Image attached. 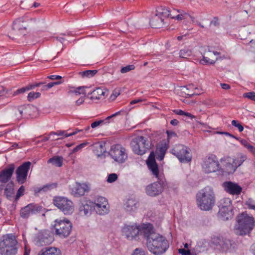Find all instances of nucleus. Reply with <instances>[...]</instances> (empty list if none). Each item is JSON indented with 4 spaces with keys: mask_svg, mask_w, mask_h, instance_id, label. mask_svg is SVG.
<instances>
[{
    "mask_svg": "<svg viewBox=\"0 0 255 255\" xmlns=\"http://www.w3.org/2000/svg\"><path fill=\"white\" fill-rule=\"evenodd\" d=\"M36 22L35 18L23 16L13 21L12 28L9 32L8 36L12 39H16L25 35L27 27L34 25Z\"/></svg>",
    "mask_w": 255,
    "mask_h": 255,
    "instance_id": "nucleus-1",
    "label": "nucleus"
},
{
    "mask_svg": "<svg viewBox=\"0 0 255 255\" xmlns=\"http://www.w3.org/2000/svg\"><path fill=\"white\" fill-rule=\"evenodd\" d=\"M196 201L201 210H211L215 203V195L213 189L207 186L201 190L196 195Z\"/></svg>",
    "mask_w": 255,
    "mask_h": 255,
    "instance_id": "nucleus-2",
    "label": "nucleus"
},
{
    "mask_svg": "<svg viewBox=\"0 0 255 255\" xmlns=\"http://www.w3.org/2000/svg\"><path fill=\"white\" fill-rule=\"evenodd\" d=\"M237 222L235 232L239 236L249 235L255 226L254 218L244 212L237 216Z\"/></svg>",
    "mask_w": 255,
    "mask_h": 255,
    "instance_id": "nucleus-3",
    "label": "nucleus"
},
{
    "mask_svg": "<svg viewBox=\"0 0 255 255\" xmlns=\"http://www.w3.org/2000/svg\"><path fill=\"white\" fill-rule=\"evenodd\" d=\"M147 247L150 252L158 255L164 253L168 248L169 245L164 237L156 233L151 235L147 241Z\"/></svg>",
    "mask_w": 255,
    "mask_h": 255,
    "instance_id": "nucleus-4",
    "label": "nucleus"
},
{
    "mask_svg": "<svg viewBox=\"0 0 255 255\" xmlns=\"http://www.w3.org/2000/svg\"><path fill=\"white\" fill-rule=\"evenodd\" d=\"M17 242L12 234H6L0 238V254L15 255L17 252Z\"/></svg>",
    "mask_w": 255,
    "mask_h": 255,
    "instance_id": "nucleus-5",
    "label": "nucleus"
},
{
    "mask_svg": "<svg viewBox=\"0 0 255 255\" xmlns=\"http://www.w3.org/2000/svg\"><path fill=\"white\" fill-rule=\"evenodd\" d=\"M130 145L134 153L142 155L152 147L154 143L144 136H138L132 139Z\"/></svg>",
    "mask_w": 255,
    "mask_h": 255,
    "instance_id": "nucleus-6",
    "label": "nucleus"
},
{
    "mask_svg": "<svg viewBox=\"0 0 255 255\" xmlns=\"http://www.w3.org/2000/svg\"><path fill=\"white\" fill-rule=\"evenodd\" d=\"M53 203L65 215H71L74 212V203L67 197H55L53 200Z\"/></svg>",
    "mask_w": 255,
    "mask_h": 255,
    "instance_id": "nucleus-7",
    "label": "nucleus"
},
{
    "mask_svg": "<svg viewBox=\"0 0 255 255\" xmlns=\"http://www.w3.org/2000/svg\"><path fill=\"white\" fill-rule=\"evenodd\" d=\"M72 228L71 222L66 219L56 220L54 225L55 234L60 238H66L70 234Z\"/></svg>",
    "mask_w": 255,
    "mask_h": 255,
    "instance_id": "nucleus-8",
    "label": "nucleus"
},
{
    "mask_svg": "<svg viewBox=\"0 0 255 255\" xmlns=\"http://www.w3.org/2000/svg\"><path fill=\"white\" fill-rule=\"evenodd\" d=\"M190 150L182 144L176 145L171 150V153L176 156L181 162H189L192 159Z\"/></svg>",
    "mask_w": 255,
    "mask_h": 255,
    "instance_id": "nucleus-9",
    "label": "nucleus"
},
{
    "mask_svg": "<svg viewBox=\"0 0 255 255\" xmlns=\"http://www.w3.org/2000/svg\"><path fill=\"white\" fill-rule=\"evenodd\" d=\"M109 154L112 158L119 163H123L128 158L126 149L121 144L114 145L111 147Z\"/></svg>",
    "mask_w": 255,
    "mask_h": 255,
    "instance_id": "nucleus-10",
    "label": "nucleus"
},
{
    "mask_svg": "<svg viewBox=\"0 0 255 255\" xmlns=\"http://www.w3.org/2000/svg\"><path fill=\"white\" fill-rule=\"evenodd\" d=\"M31 163L26 161L17 167L15 171L16 181L20 184L24 183L27 179L28 172Z\"/></svg>",
    "mask_w": 255,
    "mask_h": 255,
    "instance_id": "nucleus-11",
    "label": "nucleus"
},
{
    "mask_svg": "<svg viewBox=\"0 0 255 255\" xmlns=\"http://www.w3.org/2000/svg\"><path fill=\"white\" fill-rule=\"evenodd\" d=\"M94 209L97 214L100 215H104L109 212V205L107 199L103 197H97L95 202Z\"/></svg>",
    "mask_w": 255,
    "mask_h": 255,
    "instance_id": "nucleus-12",
    "label": "nucleus"
},
{
    "mask_svg": "<svg viewBox=\"0 0 255 255\" xmlns=\"http://www.w3.org/2000/svg\"><path fill=\"white\" fill-rule=\"evenodd\" d=\"M165 185V183L162 180L154 182L146 187V193L150 196L154 197L157 196L163 192Z\"/></svg>",
    "mask_w": 255,
    "mask_h": 255,
    "instance_id": "nucleus-13",
    "label": "nucleus"
},
{
    "mask_svg": "<svg viewBox=\"0 0 255 255\" xmlns=\"http://www.w3.org/2000/svg\"><path fill=\"white\" fill-rule=\"evenodd\" d=\"M202 167L204 172L207 173L214 172L220 170L221 168L215 156H210L206 158L204 161Z\"/></svg>",
    "mask_w": 255,
    "mask_h": 255,
    "instance_id": "nucleus-14",
    "label": "nucleus"
},
{
    "mask_svg": "<svg viewBox=\"0 0 255 255\" xmlns=\"http://www.w3.org/2000/svg\"><path fill=\"white\" fill-rule=\"evenodd\" d=\"M146 164L152 175L159 179V168L155 161V153L153 151L150 152L146 160Z\"/></svg>",
    "mask_w": 255,
    "mask_h": 255,
    "instance_id": "nucleus-15",
    "label": "nucleus"
},
{
    "mask_svg": "<svg viewBox=\"0 0 255 255\" xmlns=\"http://www.w3.org/2000/svg\"><path fill=\"white\" fill-rule=\"evenodd\" d=\"M90 190L89 184L85 183L76 182L75 186L72 189L71 193L74 197H78L85 195Z\"/></svg>",
    "mask_w": 255,
    "mask_h": 255,
    "instance_id": "nucleus-16",
    "label": "nucleus"
},
{
    "mask_svg": "<svg viewBox=\"0 0 255 255\" xmlns=\"http://www.w3.org/2000/svg\"><path fill=\"white\" fill-rule=\"evenodd\" d=\"M41 207L37 204L31 203L21 208L20 210V216L24 219L28 218L31 214L41 211Z\"/></svg>",
    "mask_w": 255,
    "mask_h": 255,
    "instance_id": "nucleus-17",
    "label": "nucleus"
},
{
    "mask_svg": "<svg viewBox=\"0 0 255 255\" xmlns=\"http://www.w3.org/2000/svg\"><path fill=\"white\" fill-rule=\"evenodd\" d=\"M15 168L13 163L8 164L4 169L0 172V180L2 183L6 184L11 178Z\"/></svg>",
    "mask_w": 255,
    "mask_h": 255,
    "instance_id": "nucleus-18",
    "label": "nucleus"
},
{
    "mask_svg": "<svg viewBox=\"0 0 255 255\" xmlns=\"http://www.w3.org/2000/svg\"><path fill=\"white\" fill-rule=\"evenodd\" d=\"M223 186L225 190L232 195H239L242 191V188L240 185L231 181L225 182Z\"/></svg>",
    "mask_w": 255,
    "mask_h": 255,
    "instance_id": "nucleus-19",
    "label": "nucleus"
},
{
    "mask_svg": "<svg viewBox=\"0 0 255 255\" xmlns=\"http://www.w3.org/2000/svg\"><path fill=\"white\" fill-rule=\"evenodd\" d=\"M139 232L140 230L138 227L136 226H127L123 229L124 235L129 240H132L135 238Z\"/></svg>",
    "mask_w": 255,
    "mask_h": 255,
    "instance_id": "nucleus-20",
    "label": "nucleus"
},
{
    "mask_svg": "<svg viewBox=\"0 0 255 255\" xmlns=\"http://www.w3.org/2000/svg\"><path fill=\"white\" fill-rule=\"evenodd\" d=\"M221 163L223 166V168L221 167L220 169L224 172L228 174H232L236 170L233 161L232 162L231 157H226L225 159H222L221 160Z\"/></svg>",
    "mask_w": 255,
    "mask_h": 255,
    "instance_id": "nucleus-21",
    "label": "nucleus"
},
{
    "mask_svg": "<svg viewBox=\"0 0 255 255\" xmlns=\"http://www.w3.org/2000/svg\"><path fill=\"white\" fill-rule=\"evenodd\" d=\"M53 241V237L49 231L43 232L39 236L37 245L40 246H46L50 244Z\"/></svg>",
    "mask_w": 255,
    "mask_h": 255,
    "instance_id": "nucleus-22",
    "label": "nucleus"
},
{
    "mask_svg": "<svg viewBox=\"0 0 255 255\" xmlns=\"http://www.w3.org/2000/svg\"><path fill=\"white\" fill-rule=\"evenodd\" d=\"M168 145L166 142L161 143L156 146L155 151L156 157L157 160L161 161L163 159Z\"/></svg>",
    "mask_w": 255,
    "mask_h": 255,
    "instance_id": "nucleus-23",
    "label": "nucleus"
},
{
    "mask_svg": "<svg viewBox=\"0 0 255 255\" xmlns=\"http://www.w3.org/2000/svg\"><path fill=\"white\" fill-rule=\"evenodd\" d=\"M94 205L93 202L91 201L83 203L79 207V212L84 215H90L94 208Z\"/></svg>",
    "mask_w": 255,
    "mask_h": 255,
    "instance_id": "nucleus-24",
    "label": "nucleus"
},
{
    "mask_svg": "<svg viewBox=\"0 0 255 255\" xmlns=\"http://www.w3.org/2000/svg\"><path fill=\"white\" fill-rule=\"evenodd\" d=\"M140 232L147 241L149 240L151 235L156 233L153 231V226L150 224L144 225Z\"/></svg>",
    "mask_w": 255,
    "mask_h": 255,
    "instance_id": "nucleus-25",
    "label": "nucleus"
},
{
    "mask_svg": "<svg viewBox=\"0 0 255 255\" xmlns=\"http://www.w3.org/2000/svg\"><path fill=\"white\" fill-rule=\"evenodd\" d=\"M232 209H219L218 216L221 220L226 221L231 218L233 215Z\"/></svg>",
    "mask_w": 255,
    "mask_h": 255,
    "instance_id": "nucleus-26",
    "label": "nucleus"
},
{
    "mask_svg": "<svg viewBox=\"0 0 255 255\" xmlns=\"http://www.w3.org/2000/svg\"><path fill=\"white\" fill-rule=\"evenodd\" d=\"M220 247L224 252L232 251L236 248V244L233 241L224 238L223 242Z\"/></svg>",
    "mask_w": 255,
    "mask_h": 255,
    "instance_id": "nucleus-27",
    "label": "nucleus"
},
{
    "mask_svg": "<svg viewBox=\"0 0 255 255\" xmlns=\"http://www.w3.org/2000/svg\"><path fill=\"white\" fill-rule=\"evenodd\" d=\"M138 203L137 201L133 199H129L125 204V210L129 212L135 211L138 207Z\"/></svg>",
    "mask_w": 255,
    "mask_h": 255,
    "instance_id": "nucleus-28",
    "label": "nucleus"
},
{
    "mask_svg": "<svg viewBox=\"0 0 255 255\" xmlns=\"http://www.w3.org/2000/svg\"><path fill=\"white\" fill-rule=\"evenodd\" d=\"M150 24L153 28H160L164 25V19L155 14L150 20Z\"/></svg>",
    "mask_w": 255,
    "mask_h": 255,
    "instance_id": "nucleus-29",
    "label": "nucleus"
},
{
    "mask_svg": "<svg viewBox=\"0 0 255 255\" xmlns=\"http://www.w3.org/2000/svg\"><path fill=\"white\" fill-rule=\"evenodd\" d=\"M156 14L160 17H171L172 14L169 9L164 6H160L156 8Z\"/></svg>",
    "mask_w": 255,
    "mask_h": 255,
    "instance_id": "nucleus-30",
    "label": "nucleus"
},
{
    "mask_svg": "<svg viewBox=\"0 0 255 255\" xmlns=\"http://www.w3.org/2000/svg\"><path fill=\"white\" fill-rule=\"evenodd\" d=\"M105 92L101 88H97L92 91L89 92L88 94V96L91 95L90 98L91 100H99L101 99L102 96H104Z\"/></svg>",
    "mask_w": 255,
    "mask_h": 255,
    "instance_id": "nucleus-31",
    "label": "nucleus"
},
{
    "mask_svg": "<svg viewBox=\"0 0 255 255\" xmlns=\"http://www.w3.org/2000/svg\"><path fill=\"white\" fill-rule=\"evenodd\" d=\"M59 250L55 248L47 247L43 249L38 255H60Z\"/></svg>",
    "mask_w": 255,
    "mask_h": 255,
    "instance_id": "nucleus-32",
    "label": "nucleus"
},
{
    "mask_svg": "<svg viewBox=\"0 0 255 255\" xmlns=\"http://www.w3.org/2000/svg\"><path fill=\"white\" fill-rule=\"evenodd\" d=\"M219 209H232V200L229 198H224L219 202Z\"/></svg>",
    "mask_w": 255,
    "mask_h": 255,
    "instance_id": "nucleus-33",
    "label": "nucleus"
},
{
    "mask_svg": "<svg viewBox=\"0 0 255 255\" xmlns=\"http://www.w3.org/2000/svg\"><path fill=\"white\" fill-rule=\"evenodd\" d=\"M14 194V183L12 181H10L6 185L5 188L4 189V194L7 198L9 199L12 197Z\"/></svg>",
    "mask_w": 255,
    "mask_h": 255,
    "instance_id": "nucleus-34",
    "label": "nucleus"
},
{
    "mask_svg": "<svg viewBox=\"0 0 255 255\" xmlns=\"http://www.w3.org/2000/svg\"><path fill=\"white\" fill-rule=\"evenodd\" d=\"M247 158V157L246 155L243 153L239 154L238 156L233 160L236 168L237 169L238 167L240 166Z\"/></svg>",
    "mask_w": 255,
    "mask_h": 255,
    "instance_id": "nucleus-35",
    "label": "nucleus"
},
{
    "mask_svg": "<svg viewBox=\"0 0 255 255\" xmlns=\"http://www.w3.org/2000/svg\"><path fill=\"white\" fill-rule=\"evenodd\" d=\"M48 163H52L56 166L61 167L63 164V157L59 156H53L47 161Z\"/></svg>",
    "mask_w": 255,
    "mask_h": 255,
    "instance_id": "nucleus-36",
    "label": "nucleus"
},
{
    "mask_svg": "<svg viewBox=\"0 0 255 255\" xmlns=\"http://www.w3.org/2000/svg\"><path fill=\"white\" fill-rule=\"evenodd\" d=\"M174 11H176L175 9H174ZM176 11L179 13V14L176 15H172L171 18L176 19L178 20H181L183 19H185L187 18V16H190V14L188 13L185 12L182 10L177 9Z\"/></svg>",
    "mask_w": 255,
    "mask_h": 255,
    "instance_id": "nucleus-37",
    "label": "nucleus"
},
{
    "mask_svg": "<svg viewBox=\"0 0 255 255\" xmlns=\"http://www.w3.org/2000/svg\"><path fill=\"white\" fill-rule=\"evenodd\" d=\"M31 107L35 108L33 105H23L19 107L16 111H15V115L17 117V119H20L22 117V115L24 110L27 108L30 109Z\"/></svg>",
    "mask_w": 255,
    "mask_h": 255,
    "instance_id": "nucleus-38",
    "label": "nucleus"
},
{
    "mask_svg": "<svg viewBox=\"0 0 255 255\" xmlns=\"http://www.w3.org/2000/svg\"><path fill=\"white\" fill-rule=\"evenodd\" d=\"M57 186L56 183H48L44 185L42 188H38L36 192H47L56 188Z\"/></svg>",
    "mask_w": 255,
    "mask_h": 255,
    "instance_id": "nucleus-39",
    "label": "nucleus"
},
{
    "mask_svg": "<svg viewBox=\"0 0 255 255\" xmlns=\"http://www.w3.org/2000/svg\"><path fill=\"white\" fill-rule=\"evenodd\" d=\"M88 88L87 87H84V86L78 87L75 90H70L69 91V93H74L76 96L80 95V94H83L84 95V97H85L86 95V91L85 90V89H88Z\"/></svg>",
    "mask_w": 255,
    "mask_h": 255,
    "instance_id": "nucleus-40",
    "label": "nucleus"
},
{
    "mask_svg": "<svg viewBox=\"0 0 255 255\" xmlns=\"http://www.w3.org/2000/svg\"><path fill=\"white\" fill-rule=\"evenodd\" d=\"M192 55L191 51L188 48L181 49L179 52V56L181 58H187Z\"/></svg>",
    "mask_w": 255,
    "mask_h": 255,
    "instance_id": "nucleus-41",
    "label": "nucleus"
},
{
    "mask_svg": "<svg viewBox=\"0 0 255 255\" xmlns=\"http://www.w3.org/2000/svg\"><path fill=\"white\" fill-rule=\"evenodd\" d=\"M98 71L96 70H86L81 72H80L79 74L81 75L82 77H92L95 75Z\"/></svg>",
    "mask_w": 255,
    "mask_h": 255,
    "instance_id": "nucleus-42",
    "label": "nucleus"
},
{
    "mask_svg": "<svg viewBox=\"0 0 255 255\" xmlns=\"http://www.w3.org/2000/svg\"><path fill=\"white\" fill-rule=\"evenodd\" d=\"M224 238L220 236H215L212 238V242L216 246H219L221 247L222 242H223Z\"/></svg>",
    "mask_w": 255,
    "mask_h": 255,
    "instance_id": "nucleus-43",
    "label": "nucleus"
},
{
    "mask_svg": "<svg viewBox=\"0 0 255 255\" xmlns=\"http://www.w3.org/2000/svg\"><path fill=\"white\" fill-rule=\"evenodd\" d=\"M161 135L157 131H154L151 134V135L149 136V141H152V143H154L156 142L160 138Z\"/></svg>",
    "mask_w": 255,
    "mask_h": 255,
    "instance_id": "nucleus-44",
    "label": "nucleus"
},
{
    "mask_svg": "<svg viewBox=\"0 0 255 255\" xmlns=\"http://www.w3.org/2000/svg\"><path fill=\"white\" fill-rule=\"evenodd\" d=\"M176 114L180 116H186L190 119L195 118V117L189 113L185 112L181 110H175L173 111Z\"/></svg>",
    "mask_w": 255,
    "mask_h": 255,
    "instance_id": "nucleus-45",
    "label": "nucleus"
},
{
    "mask_svg": "<svg viewBox=\"0 0 255 255\" xmlns=\"http://www.w3.org/2000/svg\"><path fill=\"white\" fill-rule=\"evenodd\" d=\"M41 95L39 92H30L27 96V100L29 102H31L34 99L39 98Z\"/></svg>",
    "mask_w": 255,
    "mask_h": 255,
    "instance_id": "nucleus-46",
    "label": "nucleus"
},
{
    "mask_svg": "<svg viewBox=\"0 0 255 255\" xmlns=\"http://www.w3.org/2000/svg\"><path fill=\"white\" fill-rule=\"evenodd\" d=\"M215 60L210 59L208 57L203 56V59L200 60V63L202 64H214Z\"/></svg>",
    "mask_w": 255,
    "mask_h": 255,
    "instance_id": "nucleus-47",
    "label": "nucleus"
},
{
    "mask_svg": "<svg viewBox=\"0 0 255 255\" xmlns=\"http://www.w3.org/2000/svg\"><path fill=\"white\" fill-rule=\"evenodd\" d=\"M244 98H248L252 101H255V92H250L248 93H245L243 95Z\"/></svg>",
    "mask_w": 255,
    "mask_h": 255,
    "instance_id": "nucleus-48",
    "label": "nucleus"
},
{
    "mask_svg": "<svg viewBox=\"0 0 255 255\" xmlns=\"http://www.w3.org/2000/svg\"><path fill=\"white\" fill-rule=\"evenodd\" d=\"M135 66L133 65H129L127 66L123 67L121 69V72L122 73H125L128 72L134 69Z\"/></svg>",
    "mask_w": 255,
    "mask_h": 255,
    "instance_id": "nucleus-49",
    "label": "nucleus"
},
{
    "mask_svg": "<svg viewBox=\"0 0 255 255\" xmlns=\"http://www.w3.org/2000/svg\"><path fill=\"white\" fill-rule=\"evenodd\" d=\"M117 179V174L116 173H112L108 176L107 181L108 183H113L116 181Z\"/></svg>",
    "mask_w": 255,
    "mask_h": 255,
    "instance_id": "nucleus-50",
    "label": "nucleus"
},
{
    "mask_svg": "<svg viewBox=\"0 0 255 255\" xmlns=\"http://www.w3.org/2000/svg\"><path fill=\"white\" fill-rule=\"evenodd\" d=\"M232 125L233 126L237 128L240 132L243 131V130H244L243 126L240 123H239L238 121L233 120L232 121Z\"/></svg>",
    "mask_w": 255,
    "mask_h": 255,
    "instance_id": "nucleus-51",
    "label": "nucleus"
},
{
    "mask_svg": "<svg viewBox=\"0 0 255 255\" xmlns=\"http://www.w3.org/2000/svg\"><path fill=\"white\" fill-rule=\"evenodd\" d=\"M45 84H46V82H39V83H37L35 84H30V85L26 86V88L27 90L29 91V90L33 89L35 87H39L41 85H44Z\"/></svg>",
    "mask_w": 255,
    "mask_h": 255,
    "instance_id": "nucleus-52",
    "label": "nucleus"
},
{
    "mask_svg": "<svg viewBox=\"0 0 255 255\" xmlns=\"http://www.w3.org/2000/svg\"><path fill=\"white\" fill-rule=\"evenodd\" d=\"M24 191H25L24 187L22 185L17 190V193L16 195V197H15V199L16 200L18 199L20 196L23 195L24 194Z\"/></svg>",
    "mask_w": 255,
    "mask_h": 255,
    "instance_id": "nucleus-53",
    "label": "nucleus"
},
{
    "mask_svg": "<svg viewBox=\"0 0 255 255\" xmlns=\"http://www.w3.org/2000/svg\"><path fill=\"white\" fill-rule=\"evenodd\" d=\"M87 144V142H84L76 146L72 150L73 152H76L84 147Z\"/></svg>",
    "mask_w": 255,
    "mask_h": 255,
    "instance_id": "nucleus-54",
    "label": "nucleus"
},
{
    "mask_svg": "<svg viewBox=\"0 0 255 255\" xmlns=\"http://www.w3.org/2000/svg\"><path fill=\"white\" fill-rule=\"evenodd\" d=\"M132 255H145L144 251L141 249L136 248Z\"/></svg>",
    "mask_w": 255,
    "mask_h": 255,
    "instance_id": "nucleus-55",
    "label": "nucleus"
},
{
    "mask_svg": "<svg viewBox=\"0 0 255 255\" xmlns=\"http://www.w3.org/2000/svg\"><path fill=\"white\" fill-rule=\"evenodd\" d=\"M166 133L167 135V140L169 141V139L171 138L172 136H177V134L173 131L171 130H166Z\"/></svg>",
    "mask_w": 255,
    "mask_h": 255,
    "instance_id": "nucleus-56",
    "label": "nucleus"
},
{
    "mask_svg": "<svg viewBox=\"0 0 255 255\" xmlns=\"http://www.w3.org/2000/svg\"><path fill=\"white\" fill-rule=\"evenodd\" d=\"M26 91H27V90L26 89V87H22L21 88H20V89L17 90L15 92H14L13 94V96H15V95L23 93L25 92H26Z\"/></svg>",
    "mask_w": 255,
    "mask_h": 255,
    "instance_id": "nucleus-57",
    "label": "nucleus"
},
{
    "mask_svg": "<svg viewBox=\"0 0 255 255\" xmlns=\"http://www.w3.org/2000/svg\"><path fill=\"white\" fill-rule=\"evenodd\" d=\"M65 133H67L66 131L58 130L56 132H51L50 133V135L54 134V135H59V136L64 135L65 136Z\"/></svg>",
    "mask_w": 255,
    "mask_h": 255,
    "instance_id": "nucleus-58",
    "label": "nucleus"
},
{
    "mask_svg": "<svg viewBox=\"0 0 255 255\" xmlns=\"http://www.w3.org/2000/svg\"><path fill=\"white\" fill-rule=\"evenodd\" d=\"M179 253L182 254V255H190L192 253H191L190 250H186L184 249H180L178 250Z\"/></svg>",
    "mask_w": 255,
    "mask_h": 255,
    "instance_id": "nucleus-59",
    "label": "nucleus"
},
{
    "mask_svg": "<svg viewBox=\"0 0 255 255\" xmlns=\"http://www.w3.org/2000/svg\"><path fill=\"white\" fill-rule=\"evenodd\" d=\"M103 122H104L103 120H99V121H95L91 124V127L92 128H95L96 127H97L98 126H99V125H100V124H101Z\"/></svg>",
    "mask_w": 255,
    "mask_h": 255,
    "instance_id": "nucleus-60",
    "label": "nucleus"
},
{
    "mask_svg": "<svg viewBox=\"0 0 255 255\" xmlns=\"http://www.w3.org/2000/svg\"><path fill=\"white\" fill-rule=\"evenodd\" d=\"M7 93V91L5 90V88L4 87L0 86V97L5 96Z\"/></svg>",
    "mask_w": 255,
    "mask_h": 255,
    "instance_id": "nucleus-61",
    "label": "nucleus"
},
{
    "mask_svg": "<svg viewBox=\"0 0 255 255\" xmlns=\"http://www.w3.org/2000/svg\"><path fill=\"white\" fill-rule=\"evenodd\" d=\"M247 149L255 156V147L250 144Z\"/></svg>",
    "mask_w": 255,
    "mask_h": 255,
    "instance_id": "nucleus-62",
    "label": "nucleus"
},
{
    "mask_svg": "<svg viewBox=\"0 0 255 255\" xmlns=\"http://www.w3.org/2000/svg\"><path fill=\"white\" fill-rule=\"evenodd\" d=\"M219 19L217 17H214L213 19L211 21L210 25H214V26H218L219 24V22L218 21Z\"/></svg>",
    "mask_w": 255,
    "mask_h": 255,
    "instance_id": "nucleus-63",
    "label": "nucleus"
},
{
    "mask_svg": "<svg viewBox=\"0 0 255 255\" xmlns=\"http://www.w3.org/2000/svg\"><path fill=\"white\" fill-rule=\"evenodd\" d=\"M246 205L248 206L249 208L255 210V205L252 203V201L251 200H249L247 202Z\"/></svg>",
    "mask_w": 255,
    "mask_h": 255,
    "instance_id": "nucleus-64",
    "label": "nucleus"
}]
</instances>
